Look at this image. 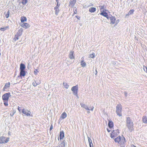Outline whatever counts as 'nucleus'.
<instances>
[{"label": "nucleus", "mask_w": 147, "mask_h": 147, "mask_svg": "<svg viewBox=\"0 0 147 147\" xmlns=\"http://www.w3.org/2000/svg\"><path fill=\"white\" fill-rule=\"evenodd\" d=\"M116 143L118 144L121 146H124L125 144V140L123 136H119L117 138L114 139Z\"/></svg>", "instance_id": "nucleus-1"}, {"label": "nucleus", "mask_w": 147, "mask_h": 147, "mask_svg": "<svg viewBox=\"0 0 147 147\" xmlns=\"http://www.w3.org/2000/svg\"><path fill=\"white\" fill-rule=\"evenodd\" d=\"M18 109L19 112H22L25 116L28 117H33V115L31 112L25 109H22V107H18Z\"/></svg>", "instance_id": "nucleus-2"}, {"label": "nucleus", "mask_w": 147, "mask_h": 147, "mask_svg": "<svg viewBox=\"0 0 147 147\" xmlns=\"http://www.w3.org/2000/svg\"><path fill=\"white\" fill-rule=\"evenodd\" d=\"M126 125L127 127L130 131H132L133 130L134 124L129 117L127 118Z\"/></svg>", "instance_id": "nucleus-3"}, {"label": "nucleus", "mask_w": 147, "mask_h": 147, "mask_svg": "<svg viewBox=\"0 0 147 147\" xmlns=\"http://www.w3.org/2000/svg\"><path fill=\"white\" fill-rule=\"evenodd\" d=\"M10 93H6L4 94L2 96V99L4 104L5 106L8 105V101Z\"/></svg>", "instance_id": "nucleus-4"}, {"label": "nucleus", "mask_w": 147, "mask_h": 147, "mask_svg": "<svg viewBox=\"0 0 147 147\" xmlns=\"http://www.w3.org/2000/svg\"><path fill=\"white\" fill-rule=\"evenodd\" d=\"M25 65L21 63L20 66V76L22 78V77H24L26 75V72L25 70Z\"/></svg>", "instance_id": "nucleus-5"}, {"label": "nucleus", "mask_w": 147, "mask_h": 147, "mask_svg": "<svg viewBox=\"0 0 147 147\" xmlns=\"http://www.w3.org/2000/svg\"><path fill=\"white\" fill-rule=\"evenodd\" d=\"M122 107L121 104H119L117 105L116 107V112L117 115L119 116H122Z\"/></svg>", "instance_id": "nucleus-6"}, {"label": "nucleus", "mask_w": 147, "mask_h": 147, "mask_svg": "<svg viewBox=\"0 0 147 147\" xmlns=\"http://www.w3.org/2000/svg\"><path fill=\"white\" fill-rule=\"evenodd\" d=\"M100 10L101 11V13H100V14L106 17L108 19H109V17L108 16V14L106 12L107 10L104 9V6L101 7V8L100 9Z\"/></svg>", "instance_id": "nucleus-7"}, {"label": "nucleus", "mask_w": 147, "mask_h": 147, "mask_svg": "<svg viewBox=\"0 0 147 147\" xmlns=\"http://www.w3.org/2000/svg\"><path fill=\"white\" fill-rule=\"evenodd\" d=\"M9 140V137H5L3 136L0 137V144L6 143Z\"/></svg>", "instance_id": "nucleus-8"}, {"label": "nucleus", "mask_w": 147, "mask_h": 147, "mask_svg": "<svg viewBox=\"0 0 147 147\" xmlns=\"http://www.w3.org/2000/svg\"><path fill=\"white\" fill-rule=\"evenodd\" d=\"M119 130L118 129H117L116 130H113L111 134V137L112 138H115L119 135Z\"/></svg>", "instance_id": "nucleus-9"}, {"label": "nucleus", "mask_w": 147, "mask_h": 147, "mask_svg": "<svg viewBox=\"0 0 147 147\" xmlns=\"http://www.w3.org/2000/svg\"><path fill=\"white\" fill-rule=\"evenodd\" d=\"M22 29L19 30L17 34L15 35L13 40L15 41L18 40L19 39V37L22 34Z\"/></svg>", "instance_id": "nucleus-10"}, {"label": "nucleus", "mask_w": 147, "mask_h": 147, "mask_svg": "<svg viewBox=\"0 0 147 147\" xmlns=\"http://www.w3.org/2000/svg\"><path fill=\"white\" fill-rule=\"evenodd\" d=\"M72 91L73 92L74 94L76 96H78V86L76 85L75 86H73L71 89Z\"/></svg>", "instance_id": "nucleus-11"}, {"label": "nucleus", "mask_w": 147, "mask_h": 147, "mask_svg": "<svg viewBox=\"0 0 147 147\" xmlns=\"http://www.w3.org/2000/svg\"><path fill=\"white\" fill-rule=\"evenodd\" d=\"M109 19H110L111 21V24H115L116 21V19L114 16H111V17L109 18Z\"/></svg>", "instance_id": "nucleus-12"}, {"label": "nucleus", "mask_w": 147, "mask_h": 147, "mask_svg": "<svg viewBox=\"0 0 147 147\" xmlns=\"http://www.w3.org/2000/svg\"><path fill=\"white\" fill-rule=\"evenodd\" d=\"M21 26L25 28H27L30 27L29 24L26 23H23L21 25Z\"/></svg>", "instance_id": "nucleus-13"}, {"label": "nucleus", "mask_w": 147, "mask_h": 147, "mask_svg": "<svg viewBox=\"0 0 147 147\" xmlns=\"http://www.w3.org/2000/svg\"><path fill=\"white\" fill-rule=\"evenodd\" d=\"M76 1L77 0H71L69 4V6L73 7L76 3Z\"/></svg>", "instance_id": "nucleus-14"}, {"label": "nucleus", "mask_w": 147, "mask_h": 147, "mask_svg": "<svg viewBox=\"0 0 147 147\" xmlns=\"http://www.w3.org/2000/svg\"><path fill=\"white\" fill-rule=\"evenodd\" d=\"M74 52L73 51H71L69 54V57L71 59H74L75 57L74 56Z\"/></svg>", "instance_id": "nucleus-15"}, {"label": "nucleus", "mask_w": 147, "mask_h": 147, "mask_svg": "<svg viewBox=\"0 0 147 147\" xmlns=\"http://www.w3.org/2000/svg\"><path fill=\"white\" fill-rule=\"evenodd\" d=\"M64 137V134L63 131H60L59 134V138L60 140L63 139Z\"/></svg>", "instance_id": "nucleus-16"}, {"label": "nucleus", "mask_w": 147, "mask_h": 147, "mask_svg": "<svg viewBox=\"0 0 147 147\" xmlns=\"http://www.w3.org/2000/svg\"><path fill=\"white\" fill-rule=\"evenodd\" d=\"M83 58V59H82L81 62V65L82 67H84L86 66V63L84 60L83 57L82 58V59Z\"/></svg>", "instance_id": "nucleus-17"}, {"label": "nucleus", "mask_w": 147, "mask_h": 147, "mask_svg": "<svg viewBox=\"0 0 147 147\" xmlns=\"http://www.w3.org/2000/svg\"><path fill=\"white\" fill-rule=\"evenodd\" d=\"M10 85V82H9L8 83H6L3 88V90H5L6 89H7L9 87Z\"/></svg>", "instance_id": "nucleus-18"}, {"label": "nucleus", "mask_w": 147, "mask_h": 147, "mask_svg": "<svg viewBox=\"0 0 147 147\" xmlns=\"http://www.w3.org/2000/svg\"><path fill=\"white\" fill-rule=\"evenodd\" d=\"M108 125L109 127L110 128H111L113 127V122L112 121H109Z\"/></svg>", "instance_id": "nucleus-19"}, {"label": "nucleus", "mask_w": 147, "mask_h": 147, "mask_svg": "<svg viewBox=\"0 0 147 147\" xmlns=\"http://www.w3.org/2000/svg\"><path fill=\"white\" fill-rule=\"evenodd\" d=\"M143 122L145 123H147V116H144L142 117Z\"/></svg>", "instance_id": "nucleus-20"}, {"label": "nucleus", "mask_w": 147, "mask_h": 147, "mask_svg": "<svg viewBox=\"0 0 147 147\" xmlns=\"http://www.w3.org/2000/svg\"><path fill=\"white\" fill-rule=\"evenodd\" d=\"M96 10V9L94 7H91L89 9V11L90 13H94Z\"/></svg>", "instance_id": "nucleus-21"}, {"label": "nucleus", "mask_w": 147, "mask_h": 147, "mask_svg": "<svg viewBox=\"0 0 147 147\" xmlns=\"http://www.w3.org/2000/svg\"><path fill=\"white\" fill-rule=\"evenodd\" d=\"M20 20L21 22L23 23L24 22L26 21L27 19L25 17L22 16L21 17Z\"/></svg>", "instance_id": "nucleus-22"}, {"label": "nucleus", "mask_w": 147, "mask_h": 147, "mask_svg": "<svg viewBox=\"0 0 147 147\" xmlns=\"http://www.w3.org/2000/svg\"><path fill=\"white\" fill-rule=\"evenodd\" d=\"M80 105H81L82 107L86 109L87 110H90V109H89L88 107L85 104L82 103H81Z\"/></svg>", "instance_id": "nucleus-23"}, {"label": "nucleus", "mask_w": 147, "mask_h": 147, "mask_svg": "<svg viewBox=\"0 0 147 147\" xmlns=\"http://www.w3.org/2000/svg\"><path fill=\"white\" fill-rule=\"evenodd\" d=\"M67 116V115L65 112H63L61 115V118L63 119L65 118Z\"/></svg>", "instance_id": "nucleus-24"}, {"label": "nucleus", "mask_w": 147, "mask_h": 147, "mask_svg": "<svg viewBox=\"0 0 147 147\" xmlns=\"http://www.w3.org/2000/svg\"><path fill=\"white\" fill-rule=\"evenodd\" d=\"M54 9L55 10V14L56 15H57L58 14V13L59 12L60 10L59 9V8H57L56 7H54Z\"/></svg>", "instance_id": "nucleus-25"}, {"label": "nucleus", "mask_w": 147, "mask_h": 147, "mask_svg": "<svg viewBox=\"0 0 147 147\" xmlns=\"http://www.w3.org/2000/svg\"><path fill=\"white\" fill-rule=\"evenodd\" d=\"M9 28V26H7L5 27H1L0 28V30L2 31H4L5 30H7Z\"/></svg>", "instance_id": "nucleus-26"}, {"label": "nucleus", "mask_w": 147, "mask_h": 147, "mask_svg": "<svg viewBox=\"0 0 147 147\" xmlns=\"http://www.w3.org/2000/svg\"><path fill=\"white\" fill-rule=\"evenodd\" d=\"M59 147H65V143L64 142L61 143L59 145Z\"/></svg>", "instance_id": "nucleus-27"}, {"label": "nucleus", "mask_w": 147, "mask_h": 147, "mask_svg": "<svg viewBox=\"0 0 147 147\" xmlns=\"http://www.w3.org/2000/svg\"><path fill=\"white\" fill-rule=\"evenodd\" d=\"M134 9H131L129 11V13H128V14L126 15H131V14H132L134 11Z\"/></svg>", "instance_id": "nucleus-28"}, {"label": "nucleus", "mask_w": 147, "mask_h": 147, "mask_svg": "<svg viewBox=\"0 0 147 147\" xmlns=\"http://www.w3.org/2000/svg\"><path fill=\"white\" fill-rule=\"evenodd\" d=\"M63 84L65 88L67 89L68 88L69 85L66 83H63Z\"/></svg>", "instance_id": "nucleus-29"}, {"label": "nucleus", "mask_w": 147, "mask_h": 147, "mask_svg": "<svg viewBox=\"0 0 147 147\" xmlns=\"http://www.w3.org/2000/svg\"><path fill=\"white\" fill-rule=\"evenodd\" d=\"M39 84V82L37 83L36 81H34L32 83L33 86H37Z\"/></svg>", "instance_id": "nucleus-30"}, {"label": "nucleus", "mask_w": 147, "mask_h": 147, "mask_svg": "<svg viewBox=\"0 0 147 147\" xmlns=\"http://www.w3.org/2000/svg\"><path fill=\"white\" fill-rule=\"evenodd\" d=\"M9 13H10L9 11V10H8L7 11V14H5V17L6 18H7L9 17Z\"/></svg>", "instance_id": "nucleus-31"}, {"label": "nucleus", "mask_w": 147, "mask_h": 147, "mask_svg": "<svg viewBox=\"0 0 147 147\" xmlns=\"http://www.w3.org/2000/svg\"><path fill=\"white\" fill-rule=\"evenodd\" d=\"M28 2V0H22V3L24 5L26 4Z\"/></svg>", "instance_id": "nucleus-32"}, {"label": "nucleus", "mask_w": 147, "mask_h": 147, "mask_svg": "<svg viewBox=\"0 0 147 147\" xmlns=\"http://www.w3.org/2000/svg\"><path fill=\"white\" fill-rule=\"evenodd\" d=\"M90 56L91 58H94L95 56V54L94 53H93L92 54H90Z\"/></svg>", "instance_id": "nucleus-33"}, {"label": "nucleus", "mask_w": 147, "mask_h": 147, "mask_svg": "<svg viewBox=\"0 0 147 147\" xmlns=\"http://www.w3.org/2000/svg\"><path fill=\"white\" fill-rule=\"evenodd\" d=\"M38 72L39 71L38 69H35L34 71V74L35 75H36Z\"/></svg>", "instance_id": "nucleus-34"}, {"label": "nucleus", "mask_w": 147, "mask_h": 147, "mask_svg": "<svg viewBox=\"0 0 147 147\" xmlns=\"http://www.w3.org/2000/svg\"><path fill=\"white\" fill-rule=\"evenodd\" d=\"M143 68L144 71L147 73V67L146 66H144Z\"/></svg>", "instance_id": "nucleus-35"}, {"label": "nucleus", "mask_w": 147, "mask_h": 147, "mask_svg": "<svg viewBox=\"0 0 147 147\" xmlns=\"http://www.w3.org/2000/svg\"><path fill=\"white\" fill-rule=\"evenodd\" d=\"M60 5V4L59 3H57L56 6L55 7L59 8Z\"/></svg>", "instance_id": "nucleus-36"}, {"label": "nucleus", "mask_w": 147, "mask_h": 147, "mask_svg": "<svg viewBox=\"0 0 147 147\" xmlns=\"http://www.w3.org/2000/svg\"><path fill=\"white\" fill-rule=\"evenodd\" d=\"M75 8V11H74V13L73 14V16H74L75 14H76L77 13V9L76 8Z\"/></svg>", "instance_id": "nucleus-37"}, {"label": "nucleus", "mask_w": 147, "mask_h": 147, "mask_svg": "<svg viewBox=\"0 0 147 147\" xmlns=\"http://www.w3.org/2000/svg\"><path fill=\"white\" fill-rule=\"evenodd\" d=\"M53 128V125L52 124H51V125L50 126V131Z\"/></svg>", "instance_id": "nucleus-38"}, {"label": "nucleus", "mask_w": 147, "mask_h": 147, "mask_svg": "<svg viewBox=\"0 0 147 147\" xmlns=\"http://www.w3.org/2000/svg\"><path fill=\"white\" fill-rule=\"evenodd\" d=\"M76 17L78 20H80V17L79 16H76Z\"/></svg>", "instance_id": "nucleus-39"}, {"label": "nucleus", "mask_w": 147, "mask_h": 147, "mask_svg": "<svg viewBox=\"0 0 147 147\" xmlns=\"http://www.w3.org/2000/svg\"><path fill=\"white\" fill-rule=\"evenodd\" d=\"M93 109H94V107H92L91 108L90 110L92 111L93 110Z\"/></svg>", "instance_id": "nucleus-40"}, {"label": "nucleus", "mask_w": 147, "mask_h": 147, "mask_svg": "<svg viewBox=\"0 0 147 147\" xmlns=\"http://www.w3.org/2000/svg\"><path fill=\"white\" fill-rule=\"evenodd\" d=\"M107 131H108L109 132H110V130H109V129H107Z\"/></svg>", "instance_id": "nucleus-41"}, {"label": "nucleus", "mask_w": 147, "mask_h": 147, "mask_svg": "<svg viewBox=\"0 0 147 147\" xmlns=\"http://www.w3.org/2000/svg\"><path fill=\"white\" fill-rule=\"evenodd\" d=\"M131 147H136L134 145H132Z\"/></svg>", "instance_id": "nucleus-42"}, {"label": "nucleus", "mask_w": 147, "mask_h": 147, "mask_svg": "<svg viewBox=\"0 0 147 147\" xmlns=\"http://www.w3.org/2000/svg\"><path fill=\"white\" fill-rule=\"evenodd\" d=\"M56 1L57 2H57L59 3V0H56Z\"/></svg>", "instance_id": "nucleus-43"}]
</instances>
